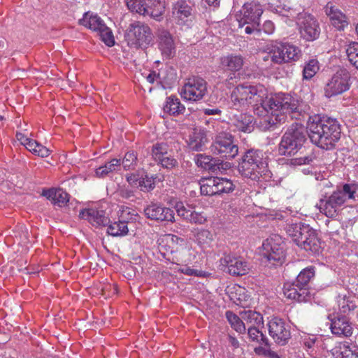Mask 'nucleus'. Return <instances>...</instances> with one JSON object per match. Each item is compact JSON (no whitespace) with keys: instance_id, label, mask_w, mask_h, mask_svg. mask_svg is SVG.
<instances>
[{"instance_id":"nucleus-12","label":"nucleus","mask_w":358,"mask_h":358,"mask_svg":"<svg viewBox=\"0 0 358 358\" xmlns=\"http://www.w3.org/2000/svg\"><path fill=\"white\" fill-rule=\"evenodd\" d=\"M213 151L222 155L226 159H233L238 155V148L234 142V136L229 132L222 131L215 136Z\"/></svg>"},{"instance_id":"nucleus-46","label":"nucleus","mask_w":358,"mask_h":358,"mask_svg":"<svg viewBox=\"0 0 358 358\" xmlns=\"http://www.w3.org/2000/svg\"><path fill=\"white\" fill-rule=\"evenodd\" d=\"M157 162H159L161 164L163 168L166 169H172L178 166V162L177 159H176L171 155H168V154L158 159Z\"/></svg>"},{"instance_id":"nucleus-34","label":"nucleus","mask_w":358,"mask_h":358,"mask_svg":"<svg viewBox=\"0 0 358 358\" xmlns=\"http://www.w3.org/2000/svg\"><path fill=\"white\" fill-rule=\"evenodd\" d=\"M127 222L119 220L108 224L107 233L113 236H123L128 234Z\"/></svg>"},{"instance_id":"nucleus-49","label":"nucleus","mask_w":358,"mask_h":358,"mask_svg":"<svg viewBox=\"0 0 358 358\" xmlns=\"http://www.w3.org/2000/svg\"><path fill=\"white\" fill-rule=\"evenodd\" d=\"M167 148L166 144L157 143L152 148V156L156 161L166 155Z\"/></svg>"},{"instance_id":"nucleus-8","label":"nucleus","mask_w":358,"mask_h":358,"mask_svg":"<svg viewBox=\"0 0 358 358\" xmlns=\"http://www.w3.org/2000/svg\"><path fill=\"white\" fill-rule=\"evenodd\" d=\"M301 57V51L298 47L288 43H280L272 46L264 60L271 59L272 64L280 65L295 62Z\"/></svg>"},{"instance_id":"nucleus-41","label":"nucleus","mask_w":358,"mask_h":358,"mask_svg":"<svg viewBox=\"0 0 358 358\" xmlns=\"http://www.w3.org/2000/svg\"><path fill=\"white\" fill-rule=\"evenodd\" d=\"M157 178V176H149L147 173L141 175L140 181L138 182V187L143 192H150L155 187V180Z\"/></svg>"},{"instance_id":"nucleus-50","label":"nucleus","mask_w":358,"mask_h":358,"mask_svg":"<svg viewBox=\"0 0 358 358\" xmlns=\"http://www.w3.org/2000/svg\"><path fill=\"white\" fill-rule=\"evenodd\" d=\"M197 242L201 244H208L212 240V235L208 230L201 229L196 234Z\"/></svg>"},{"instance_id":"nucleus-37","label":"nucleus","mask_w":358,"mask_h":358,"mask_svg":"<svg viewBox=\"0 0 358 358\" xmlns=\"http://www.w3.org/2000/svg\"><path fill=\"white\" fill-rule=\"evenodd\" d=\"M319 62L316 59H311L306 63L303 69V78L304 80L311 79L319 71Z\"/></svg>"},{"instance_id":"nucleus-10","label":"nucleus","mask_w":358,"mask_h":358,"mask_svg":"<svg viewBox=\"0 0 358 358\" xmlns=\"http://www.w3.org/2000/svg\"><path fill=\"white\" fill-rule=\"evenodd\" d=\"M262 255L273 265H281L285 259L286 245L278 234H272L262 244Z\"/></svg>"},{"instance_id":"nucleus-43","label":"nucleus","mask_w":358,"mask_h":358,"mask_svg":"<svg viewBox=\"0 0 358 358\" xmlns=\"http://www.w3.org/2000/svg\"><path fill=\"white\" fill-rule=\"evenodd\" d=\"M336 358H358V347L355 345H343Z\"/></svg>"},{"instance_id":"nucleus-42","label":"nucleus","mask_w":358,"mask_h":358,"mask_svg":"<svg viewBox=\"0 0 358 358\" xmlns=\"http://www.w3.org/2000/svg\"><path fill=\"white\" fill-rule=\"evenodd\" d=\"M124 170H134L137 165V155L134 151H129L121 160Z\"/></svg>"},{"instance_id":"nucleus-61","label":"nucleus","mask_w":358,"mask_h":358,"mask_svg":"<svg viewBox=\"0 0 358 358\" xmlns=\"http://www.w3.org/2000/svg\"><path fill=\"white\" fill-rule=\"evenodd\" d=\"M262 30L266 34H272L274 30L273 23L271 21H266L262 26Z\"/></svg>"},{"instance_id":"nucleus-55","label":"nucleus","mask_w":358,"mask_h":358,"mask_svg":"<svg viewBox=\"0 0 358 358\" xmlns=\"http://www.w3.org/2000/svg\"><path fill=\"white\" fill-rule=\"evenodd\" d=\"M201 194L205 196H215L217 195V186L206 187L205 185H201L200 187Z\"/></svg>"},{"instance_id":"nucleus-14","label":"nucleus","mask_w":358,"mask_h":358,"mask_svg":"<svg viewBox=\"0 0 358 358\" xmlns=\"http://www.w3.org/2000/svg\"><path fill=\"white\" fill-rule=\"evenodd\" d=\"M269 336L279 345H285L291 338L290 327L280 317L271 318L268 324Z\"/></svg>"},{"instance_id":"nucleus-59","label":"nucleus","mask_w":358,"mask_h":358,"mask_svg":"<svg viewBox=\"0 0 358 358\" xmlns=\"http://www.w3.org/2000/svg\"><path fill=\"white\" fill-rule=\"evenodd\" d=\"M321 341V340H320L319 338H316V337H313V338H305L304 341H303V343H304V345L306 347H307L308 348H313L315 344H317V345H318V343Z\"/></svg>"},{"instance_id":"nucleus-32","label":"nucleus","mask_w":358,"mask_h":358,"mask_svg":"<svg viewBox=\"0 0 358 358\" xmlns=\"http://www.w3.org/2000/svg\"><path fill=\"white\" fill-rule=\"evenodd\" d=\"M163 109L165 113L174 116L182 114L185 110V106L180 103L179 99L173 96L166 98Z\"/></svg>"},{"instance_id":"nucleus-1","label":"nucleus","mask_w":358,"mask_h":358,"mask_svg":"<svg viewBox=\"0 0 358 358\" xmlns=\"http://www.w3.org/2000/svg\"><path fill=\"white\" fill-rule=\"evenodd\" d=\"M230 98L234 108L238 110L250 105L257 115L280 109L297 120H303L307 116L298 99L288 94H278L268 97L267 90L262 85H238L231 92Z\"/></svg>"},{"instance_id":"nucleus-27","label":"nucleus","mask_w":358,"mask_h":358,"mask_svg":"<svg viewBox=\"0 0 358 358\" xmlns=\"http://www.w3.org/2000/svg\"><path fill=\"white\" fill-rule=\"evenodd\" d=\"M43 195L59 207L66 205L69 201V194L60 188L44 190Z\"/></svg>"},{"instance_id":"nucleus-3","label":"nucleus","mask_w":358,"mask_h":358,"mask_svg":"<svg viewBox=\"0 0 358 358\" xmlns=\"http://www.w3.org/2000/svg\"><path fill=\"white\" fill-rule=\"evenodd\" d=\"M308 130L301 123H294L287 128L278 145L280 155L292 157L289 164L301 166L310 164L315 156L312 152H304Z\"/></svg>"},{"instance_id":"nucleus-36","label":"nucleus","mask_w":358,"mask_h":358,"mask_svg":"<svg viewBox=\"0 0 358 358\" xmlns=\"http://www.w3.org/2000/svg\"><path fill=\"white\" fill-rule=\"evenodd\" d=\"M241 315L243 320L251 324L250 327H255L256 325L263 324L262 315L255 310H245Z\"/></svg>"},{"instance_id":"nucleus-7","label":"nucleus","mask_w":358,"mask_h":358,"mask_svg":"<svg viewBox=\"0 0 358 358\" xmlns=\"http://www.w3.org/2000/svg\"><path fill=\"white\" fill-rule=\"evenodd\" d=\"M124 38L130 47L145 49L152 44L154 36L147 24L134 21L127 27Z\"/></svg>"},{"instance_id":"nucleus-24","label":"nucleus","mask_w":358,"mask_h":358,"mask_svg":"<svg viewBox=\"0 0 358 358\" xmlns=\"http://www.w3.org/2000/svg\"><path fill=\"white\" fill-rule=\"evenodd\" d=\"M159 39V48L162 54L167 58L173 57L175 55L176 49L171 34L164 30L160 32Z\"/></svg>"},{"instance_id":"nucleus-33","label":"nucleus","mask_w":358,"mask_h":358,"mask_svg":"<svg viewBox=\"0 0 358 358\" xmlns=\"http://www.w3.org/2000/svg\"><path fill=\"white\" fill-rule=\"evenodd\" d=\"M121 166V159L114 158L110 162H106L103 166H99L95 170V176L103 178L114 171H117Z\"/></svg>"},{"instance_id":"nucleus-17","label":"nucleus","mask_w":358,"mask_h":358,"mask_svg":"<svg viewBox=\"0 0 358 358\" xmlns=\"http://www.w3.org/2000/svg\"><path fill=\"white\" fill-rule=\"evenodd\" d=\"M221 262L227 267L229 273L234 276L245 275L250 271L248 262L241 257L225 255L221 258Z\"/></svg>"},{"instance_id":"nucleus-26","label":"nucleus","mask_w":358,"mask_h":358,"mask_svg":"<svg viewBox=\"0 0 358 358\" xmlns=\"http://www.w3.org/2000/svg\"><path fill=\"white\" fill-rule=\"evenodd\" d=\"M243 63V58L241 55H229L220 59L221 68L225 71H238L242 69Z\"/></svg>"},{"instance_id":"nucleus-15","label":"nucleus","mask_w":358,"mask_h":358,"mask_svg":"<svg viewBox=\"0 0 358 358\" xmlns=\"http://www.w3.org/2000/svg\"><path fill=\"white\" fill-rule=\"evenodd\" d=\"M206 92V80L200 77H194L185 84L181 94L185 99L198 101L203 97Z\"/></svg>"},{"instance_id":"nucleus-53","label":"nucleus","mask_w":358,"mask_h":358,"mask_svg":"<svg viewBox=\"0 0 358 358\" xmlns=\"http://www.w3.org/2000/svg\"><path fill=\"white\" fill-rule=\"evenodd\" d=\"M189 216L188 221L195 224H203L206 221V218L199 213L192 211Z\"/></svg>"},{"instance_id":"nucleus-47","label":"nucleus","mask_w":358,"mask_h":358,"mask_svg":"<svg viewBox=\"0 0 358 358\" xmlns=\"http://www.w3.org/2000/svg\"><path fill=\"white\" fill-rule=\"evenodd\" d=\"M116 194L119 197L123 199H128L132 201L135 200L134 192L124 185L119 187L116 191Z\"/></svg>"},{"instance_id":"nucleus-30","label":"nucleus","mask_w":358,"mask_h":358,"mask_svg":"<svg viewBox=\"0 0 358 358\" xmlns=\"http://www.w3.org/2000/svg\"><path fill=\"white\" fill-rule=\"evenodd\" d=\"M234 125L241 131L250 133L254 129V117L247 113L234 116Z\"/></svg>"},{"instance_id":"nucleus-45","label":"nucleus","mask_w":358,"mask_h":358,"mask_svg":"<svg viewBox=\"0 0 358 358\" xmlns=\"http://www.w3.org/2000/svg\"><path fill=\"white\" fill-rule=\"evenodd\" d=\"M230 299L238 306H244L245 300V289L239 287L236 292L229 294Z\"/></svg>"},{"instance_id":"nucleus-64","label":"nucleus","mask_w":358,"mask_h":358,"mask_svg":"<svg viewBox=\"0 0 358 358\" xmlns=\"http://www.w3.org/2000/svg\"><path fill=\"white\" fill-rule=\"evenodd\" d=\"M227 337L228 342L232 347H234V348H238L239 347V342L235 337L229 334L228 335Z\"/></svg>"},{"instance_id":"nucleus-25","label":"nucleus","mask_w":358,"mask_h":358,"mask_svg":"<svg viewBox=\"0 0 358 358\" xmlns=\"http://www.w3.org/2000/svg\"><path fill=\"white\" fill-rule=\"evenodd\" d=\"M195 157V162L198 166L213 173L220 171V166H223L222 162L220 161V159L213 158L208 155L198 154Z\"/></svg>"},{"instance_id":"nucleus-16","label":"nucleus","mask_w":358,"mask_h":358,"mask_svg":"<svg viewBox=\"0 0 358 358\" xmlns=\"http://www.w3.org/2000/svg\"><path fill=\"white\" fill-rule=\"evenodd\" d=\"M346 201V198L338 190L334 191L327 199L320 200V212L328 217H334L338 215L337 209Z\"/></svg>"},{"instance_id":"nucleus-13","label":"nucleus","mask_w":358,"mask_h":358,"mask_svg":"<svg viewBox=\"0 0 358 358\" xmlns=\"http://www.w3.org/2000/svg\"><path fill=\"white\" fill-rule=\"evenodd\" d=\"M350 73L346 69L338 70L326 83L324 88L325 96L330 98L347 91L350 87Z\"/></svg>"},{"instance_id":"nucleus-2","label":"nucleus","mask_w":358,"mask_h":358,"mask_svg":"<svg viewBox=\"0 0 358 358\" xmlns=\"http://www.w3.org/2000/svg\"><path fill=\"white\" fill-rule=\"evenodd\" d=\"M299 103L302 105V108L307 116L303 120H297L305 121L308 119L307 129L311 142L323 150L334 149L341 136L338 122L336 119L320 115L310 116L306 110V106L301 101H299Z\"/></svg>"},{"instance_id":"nucleus-57","label":"nucleus","mask_w":358,"mask_h":358,"mask_svg":"<svg viewBox=\"0 0 358 358\" xmlns=\"http://www.w3.org/2000/svg\"><path fill=\"white\" fill-rule=\"evenodd\" d=\"M182 273H184L187 275H195V276H201V271H199L195 269H192L188 266H184L178 270Z\"/></svg>"},{"instance_id":"nucleus-22","label":"nucleus","mask_w":358,"mask_h":358,"mask_svg":"<svg viewBox=\"0 0 358 358\" xmlns=\"http://www.w3.org/2000/svg\"><path fill=\"white\" fill-rule=\"evenodd\" d=\"M193 8L186 0H178L173 6V16L179 24H183L192 15Z\"/></svg>"},{"instance_id":"nucleus-6","label":"nucleus","mask_w":358,"mask_h":358,"mask_svg":"<svg viewBox=\"0 0 358 358\" xmlns=\"http://www.w3.org/2000/svg\"><path fill=\"white\" fill-rule=\"evenodd\" d=\"M267 164L266 157L262 150L250 149L242 157L238 170L244 177L255 179L265 171Z\"/></svg>"},{"instance_id":"nucleus-52","label":"nucleus","mask_w":358,"mask_h":358,"mask_svg":"<svg viewBox=\"0 0 358 358\" xmlns=\"http://www.w3.org/2000/svg\"><path fill=\"white\" fill-rule=\"evenodd\" d=\"M32 153L41 157H46L50 155V150L46 147L38 143Z\"/></svg>"},{"instance_id":"nucleus-20","label":"nucleus","mask_w":358,"mask_h":358,"mask_svg":"<svg viewBox=\"0 0 358 358\" xmlns=\"http://www.w3.org/2000/svg\"><path fill=\"white\" fill-rule=\"evenodd\" d=\"M79 217L86 220L93 226H108L110 219L106 216L103 210H98L94 208L83 209L80 211Z\"/></svg>"},{"instance_id":"nucleus-21","label":"nucleus","mask_w":358,"mask_h":358,"mask_svg":"<svg viewBox=\"0 0 358 358\" xmlns=\"http://www.w3.org/2000/svg\"><path fill=\"white\" fill-rule=\"evenodd\" d=\"M278 112L282 113L284 114H287L289 115L292 120H297V119L292 117L291 115L289 113L285 112L282 110L278 109L274 110L273 113L271 110L269 111V113H271L272 116L268 117L261 122L263 130L275 131V129H280L281 123H284L285 121V117L284 115L280 116ZM267 113H268V112H266L263 116L266 115Z\"/></svg>"},{"instance_id":"nucleus-28","label":"nucleus","mask_w":358,"mask_h":358,"mask_svg":"<svg viewBox=\"0 0 358 358\" xmlns=\"http://www.w3.org/2000/svg\"><path fill=\"white\" fill-rule=\"evenodd\" d=\"M325 12L332 21L333 24L338 29H343L348 24L346 16L331 4L327 3L325 7Z\"/></svg>"},{"instance_id":"nucleus-31","label":"nucleus","mask_w":358,"mask_h":358,"mask_svg":"<svg viewBox=\"0 0 358 358\" xmlns=\"http://www.w3.org/2000/svg\"><path fill=\"white\" fill-rule=\"evenodd\" d=\"M78 22L80 25L97 32L101 29V26L105 25L100 17L90 12L85 13L83 18L80 19Z\"/></svg>"},{"instance_id":"nucleus-58","label":"nucleus","mask_w":358,"mask_h":358,"mask_svg":"<svg viewBox=\"0 0 358 358\" xmlns=\"http://www.w3.org/2000/svg\"><path fill=\"white\" fill-rule=\"evenodd\" d=\"M192 210H189V209H187L185 207H184L183 206H182L181 207L178 208L177 209V213H178V215L182 217L183 219L185 220H188L189 218V216L191 215Z\"/></svg>"},{"instance_id":"nucleus-29","label":"nucleus","mask_w":358,"mask_h":358,"mask_svg":"<svg viewBox=\"0 0 358 358\" xmlns=\"http://www.w3.org/2000/svg\"><path fill=\"white\" fill-rule=\"evenodd\" d=\"M206 142L207 137L204 131L194 129L192 134L189 136L188 145L192 151L199 152L203 150Z\"/></svg>"},{"instance_id":"nucleus-44","label":"nucleus","mask_w":358,"mask_h":358,"mask_svg":"<svg viewBox=\"0 0 358 358\" xmlns=\"http://www.w3.org/2000/svg\"><path fill=\"white\" fill-rule=\"evenodd\" d=\"M101 40L109 47L115 43L114 37L111 30L106 25L101 26V29L98 31Z\"/></svg>"},{"instance_id":"nucleus-18","label":"nucleus","mask_w":358,"mask_h":358,"mask_svg":"<svg viewBox=\"0 0 358 358\" xmlns=\"http://www.w3.org/2000/svg\"><path fill=\"white\" fill-rule=\"evenodd\" d=\"M148 219L157 222H175L174 211L160 204L152 203L144 209Z\"/></svg>"},{"instance_id":"nucleus-54","label":"nucleus","mask_w":358,"mask_h":358,"mask_svg":"<svg viewBox=\"0 0 358 358\" xmlns=\"http://www.w3.org/2000/svg\"><path fill=\"white\" fill-rule=\"evenodd\" d=\"M141 178V176L138 173H131L126 176L127 181L133 187H138V182Z\"/></svg>"},{"instance_id":"nucleus-35","label":"nucleus","mask_w":358,"mask_h":358,"mask_svg":"<svg viewBox=\"0 0 358 358\" xmlns=\"http://www.w3.org/2000/svg\"><path fill=\"white\" fill-rule=\"evenodd\" d=\"M226 317L231 327L237 332L242 334L245 331V326L242 320L231 310L225 313Z\"/></svg>"},{"instance_id":"nucleus-63","label":"nucleus","mask_w":358,"mask_h":358,"mask_svg":"<svg viewBox=\"0 0 358 358\" xmlns=\"http://www.w3.org/2000/svg\"><path fill=\"white\" fill-rule=\"evenodd\" d=\"M269 350V348L266 349L264 347H262V346H259V347H256L254 350L255 352L257 355H263L264 357H267V355H268V351Z\"/></svg>"},{"instance_id":"nucleus-56","label":"nucleus","mask_w":358,"mask_h":358,"mask_svg":"<svg viewBox=\"0 0 358 358\" xmlns=\"http://www.w3.org/2000/svg\"><path fill=\"white\" fill-rule=\"evenodd\" d=\"M243 24H245V23H243ZM248 24H250V25H248L245 27V33L250 34L253 32H257V33L260 32L261 28H260L259 22H250V23H248Z\"/></svg>"},{"instance_id":"nucleus-11","label":"nucleus","mask_w":358,"mask_h":358,"mask_svg":"<svg viewBox=\"0 0 358 358\" xmlns=\"http://www.w3.org/2000/svg\"><path fill=\"white\" fill-rule=\"evenodd\" d=\"M301 37L306 41H313L319 38L320 27L317 20L310 14L300 13L296 17Z\"/></svg>"},{"instance_id":"nucleus-62","label":"nucleus","mask_w":358,"mask_h":358,"mask_svg":"<svg viewBox=\"0 0 358 358\" xmlns=\"http://www.w3.org/2000/svg\"><path fill=\"white\" fill-rule=\"evenodd\" d=\"M217 180L218 177L208 178L206 180V182L203 183L201 185H205L206 187L217 186Z\"/></svg>"},{"instance_id":"nucleus-4","label":"nucleus","mask_w":358,"mask_h":358,"mask_svg":"<svg viewBox=\"0 0 358 358\" xmlns=\"http://www.w3.org/2000/svg\"><path fill=\"white\" fill-rule=\"evenodd\" d=\"M314 276V267L310 266L303 269L293 282L285 283L283 287L285 296L287 299L298 302L309 301L312 296L309 289V282Z\"/></svg>"},{"instance_id":"nucleus-48","label":"nucleus","mask_w":358,"mask_h":358,"mask_svg":"<svg viewBox=\"0 0 358 358\" xmlns=\"http://www.w3.org/2000/svg\"><path fill=\"white\" fill-rule=\"evenodd\" d=\"M338 303L339 306H341V311L344 313L347 311L353 310L356 308V305L349 297H347L346 295H344L343 298L338 301Z\"/></svg>"},{"instance_id":"nucleus-40","label":"nucleus","mask_w":358,"mask_h":358,"mask_svg":"<svg viewBox=\"0 0 358 358\" xmlns=\"http://www.w3.org/2000/svg\"><path fill=\"white\" fill-rule=\"evenodd\" d=\"M235 185L231 180L225 178H219L217 184V195L232 192L235 189Z\"/></svg>"},{"instance_id":"nucleus-19","label":"nucleus","mask_w":358,"mask_h":358,"mask_svg":"<svg viewBox=\"0 0 358 358\" xmlns=\"http://www.w3.org/2000/svg\"><path fill=\"white\" fill-rule=\"evenodd\" d=\"M331 320V330L333 334L338 336H350L352 334V327L349 318L344 315L337 313Z\"/></svg>"},{"instance_id":"nucleus-9","label":"nucleus","mask_w":358,"mask_h":358,"mask_svg":"<svg viewBox=\"0 0 358 358\" xmlns=\"http://www.w3.org/2000/svg\"><path fill=\"white\" fill-rule=\"evenodd\" d=\"M126 3L130 11L150 16L159 22L165 11L164 0H126Z\"/></svg>"},{"instance_id":"nucleus-23","label":"nucleus","mask_w":358,"mask_h":358,"mask_svg":"<svg viewBox=\"0 0 358 358\" xmlns=\"http://www.w3.org/2000/svg\"><path fill=\"white\" fill-rule=\"evenodd\" d=\"M241 12L243 13L241 21H243V23H250L259 22L263 10L259 4L252 2L245 3Z\"/></svg>"},{"instance_id":"nucleus-39","label":"nucleus","mask_w":358,"mask_h":358,"mask_svg":"<svg viewBox=\"0 0 358 358\" xmlns=\"http://www.w3.org/2000/svg\"><path fill=\"white\" fill-rule=\"evenodd\" d=\"M345 52L350 64L358 70V43L350 42Z\"/></svg>"},{"instance_id":"nucleus-38","label":"nucleus","mask_w":358,"mask_h":358,"mask_svg":"<svg viewBox=\"0 0 358 358\" xmlns=\"http://www.w3.org/2000/svg\"><path fill=\"white\" fill-rule=\"evenodd\" d=\"M248 335L252 341H256L259 343L264 344L268 348L270 347L268 338L256 327H249L248 329Z\"/></svg>"},{"instance_id":"nucleus-60","label":"nucleus","mask_w":358,"mask_h":358,"mask_svg":"<svg viewBox=\"0 0 358 358\" xmlns=\"http://www.w3.org/2000/svg\"><path fill=\"white\" fill-rule=\"evenodd\" d=\"M37 143L38 142L36 141L31 138H26L25 141H23V145H24V147L31 152H33Z\"/></svg>"},{"instance_id":"nucleus-5","label":"nucleus","mask_w":358,"mask_h":358,"mask_svg":"<svg viewBox=\"0 0 358 358\" xmlns=\"http://www.w3.org/2000/svg\"><path fill=\"white\" fill-rule=\"evenodd\" d=\"M293 241L306 251L318 253L321 246L316 230L309 224L299 222L290 225L287 230Z\"/></svg>"},{"instance_id":"nucleus-51","label":"nucleus","mask_w":358,"mask_h":358,"mask_svg":"<svg viewBox=\"0 0 358 358\" xmlns=\"http://www.w3.org/2000/svg\"><path fill=\"white\" fill-rule=\"evenodd\" d=\"M338 189L343 194L346 199H355V195L351 184L346 183L343 185L342 188H338Z\"/></svg>"}]
</instances>
